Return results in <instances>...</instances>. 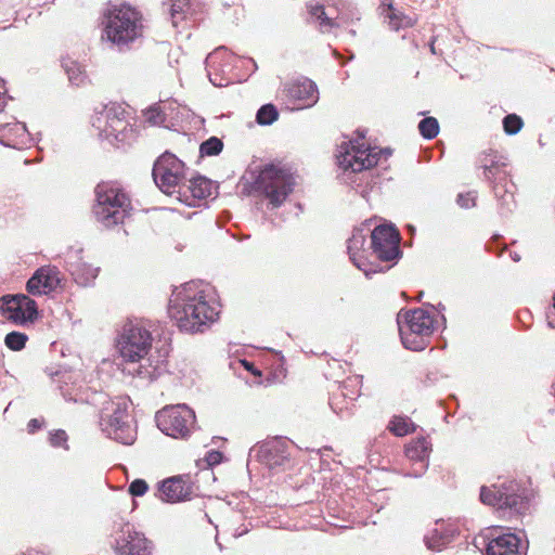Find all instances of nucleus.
<instances>
[{
  "label": "nucleus",
  "instance_id": "f257e3e1",
  "mask_svg": "<svg viewBox=\"0 0 555 555\" xmlns=\"http://www.w3.org/2000/svg\"><path fill=\"white\" fill-rule=\"evenodd\" d=\"M219 313L214 291L202 280H189L171 293L168 314L181 332L203 333L218 320Z\"/></svg>",
  "mask_w": 555,
  "mask_h": 555
},
{
  "label": "nucleus",
  "instance_id": "f03ea898",
  "mask_svg": "<svg viewBox=\"0 0 555 555\" xmlns=\"http://www.w3.org/2000/svg\"><path fill=\"white\" fill-rule=\"evenodd\" d=\"M152 343V333L142 322L129 321L122 326L116 343L117 350L126 362L139 363L133 369H126L129 374L153 380L166 372V353L145 358Z\"/></svg>",
  "mask_w": 555,
  "mask_h": 555
},
{
  "label": "nucleus",
  "instance_id": "7ed1b4c3",
  "mask_svg": "<svg viewBox=\"0 0 555 555\" xmlns=\"http://www.w3.org/2000/svg\"><path fill=\"white\" fill-rule=\"evenodd\" d=\"M101 430L111 439L129 446L135 441L137 431L132 418L128 412L129 399L117 397L108 398L106 395H99Z\"/></svg>",
  "mask_w": 555,
  "mask_h": 555
},
{
  "label": "nucleus",
  "instance_id": "20e7f679",
  "mask_svg": "<svg viewBox=\"0 0 555 555\" xmlns=\"http://www.w3.org/2000/svg\"><path fill=\"white\" fill-rule=\"evenodd\" d=\"M103 23L107 40L119 50L129 48L143 36L142 14L128 4L109 9Z\"/></svg>",
  "mask_w": 555,
  "mask_h": 555
},
{
  "label": "nucleus",
  "instance_id": "39448f33",
  "mask_svg": "<svg viewBox=\"0 0 555 555\" xmlns=\"http://www.w3.org/2000/svg\"><path fill=\"white\" fill-rule=\"evenodd\" d=\"M125 114V108L118 103L95 107L91 124L99 138L115 146L129 144L134 139V130Z\"/></svg>",
  "mask_w": 555,
  "mask_h": 555
},
{
  "label": "nucleus",
  "instance_id": "423d86ee",
  "mask_svg": "<svg viewBox=\"0 0 555 555\" xmlns=\"http://www.w3.org/2000/svg\"><path fill=\"white\" fill-rule=\"evenodd\" d=\"M401 341L406 349L420 351L426 348L434 333L435 320L423 308L401 310L397 314Z\"/></svg>",
  "mask_w": 555,
  "mask_h": 555
},
{
  "label": "nucleus",
  "instance_id": "0eeeda50",
  "mask_svg": "<svg viewBox=\"0 0 555 555\" xmlns=\"http://www.w3.org/2000/svg\"><path fill=\"white\" fill-rule=\"evenodd\" d=\"M95 205L93 214L98 222L111 228L124 222L131 210V203L126 193L107 183L99 184L95 189Z\"/></svg>",
  "mask_w": 555,
  "mask_h": 555
},
{
  "label": "nucleus",
  "instance_id": "6e6552de",
  "mask_svg": "<svg viewBox=\"0 0 555 555\" xmlns=\"http://www.w3.org/2000/svg\"><path fill=\"white\" fill-rule=\"evenodd\" d=\"M291 172L273 164L266 165L253 183V190L264 196L272 208L280 207L293 192Z\"/></svg>",
  "mask_w": 555,
  "mask_h": 555
},
{
  "label": "nucleus",
  "instance_id": "1a4fd4ad",
  "mask_svg": "<svg viewBox=\"0 0 555 555\" xmlns=\"http://www.w3.org/2000/svg\"><path fill=\"white\" fill-rule=\"evenodd\" d=\"M152 176L163 193L167 195L182 194L183 185L186 182L185 165L175 154L170 152L162 154L154 163Z\"/></svg>",
  "mask_w": 555,
  "mask_h": 555
},
{
  "label": "nucleus",
  "instance_id": "9d476101",
  "mask_svg": "<svg viewBox=\"0 0 555 555\" xmlns=\"http://www.w3.org/2000/svg\"><path fill=\"white\" fill-rule=\"evenodd\" d=\"M383 154L386 157L389 155L387 150L365 146L364 143L349 141L340 145L336 159L338 167L344 173L348 171L356 173L376 166Z\"/></svg>",
  "mask_w": 555,
  "mask_h": 555
},
{
  "label": "nucleus",
  "instance_id": "9b49d317",
  "mask_svg": "<svg viewBox=\"0 0 555 555\" xmlns=\"http://www.w3.org/2000/svg\"><path fill=\"white\" fill-rule=\"evenodd\" d=\"M157 427L175 439H186L195 427V413L185 404L166 406L156 413Z\"/></svg>",
  "mask_w": 555,
  "mask_h": 555
},
{
  "label": "nucleus",
  "instance_id": "f8f14e48",
  "mask_svg": "<svg viewBox=\"0 0 555 555\" xmlns=\"http://www.w3.org/2000/svg\"><path fill=\"white\" fill-rule=\"evenodd\" d=\"M399 244L400 234L392 225L382 224L371 231L372 256L378 261L375 264L384 267V272L401 257Z\"/></svg>",
  "mask_w": 555,
  "mask_h": 555
},
{
  "label": "nucleus",
  "instance_id": "ddd939ff",
  "mask_svg": "<svg viewBox=\"0 0 555 555\" xmlns=\"http://www.w3.org/2000/svg\"><path fill=\"white\" fill-rule=\"evenodd\" d=\"M517 485L511 482L508 486L498 488L493 486L481 487L480 501L483 504L495 506L499 509H509L516 514H520L526 509L527 503L524 498L516 493Z\"/></svg>",
  "mask_w": 555,
  "mask_h": 555
},
{
  "label": "nucleus",
  "instance_id": "4468645a",
  "mask_svg": "<svg viewBox=\"0 0 555 555\" xmlns=\"http://www.w3.org/2000/svg\"><path fill=\"white\" fill-rule=\"evenodd\" d=\"M0 314L16 325H23L33 322L38 310L36 302L24 294L5 295L0 298Z\"/></svg>",
  "mask_w": 555,
  "mask_h": 555
},
{
  "label": "nucleus",
  "instance_id": "2eb2a0df",
  "mask_svg": "<svg viewBox=\"0 0 555 555\" xmlns=\"http://www.w3.org/2000/svg\"><path fill=\"white\" fill-rule=\"evenodd\" d=\"M365 232H370V229L366 225L353 230L347 245L349 258L366 276L370 274L383 273L384 267L375 264L374 260H369L364 255L365 251L363 247L366 241Z\"/></svg>",
  "mask_w": 555,
  "mask_h": 555
},
{
  "label": "nucleus",
  "instance_id": "dca6fc26",
  "mask_svg": "<svg viewBox=\"0 0 555 555\" xmlns=\"http://www.w3.org/2000/svg\"><path fill=\"white\" fill-rule=\"evenodd\" d=\"M287 103L292 109H302L313 106L319 99L317 85L310 79L293 81L284 86Z\"/></svg>",
  "mask_w": 555,
  "mask_h": 555
},
{
  "label": "nucleus",
  "instance_id": "f3484780",
  "mask_svg": "<svg viewBox=\"0 0 555 555\" xmlns=\"http://www.w3.org/2000/svg\"><path fill=\"white\" fill-rule=\"evenodd\" d=\"M115 552L117 555H151L152 544L143 533L127 525L116 539Z\"/></svg>",
  "mask_w": 555,
  "mask_h": 555
},
{
  "label": "nucleus",
  "instance_id": "a211bd4d",
  "mask_svg": "<svg viewBox=\"0 0 555 555\" xmlns=\"http://www.w3.org/2000/svg\"><path fill=\"white\" fill-rule=\"evenodd\" d=\"M258 461L273 469L284 466L289 461L287 442L282 439H272L261 443L256 450Z\"/></svg>",
  "mask_w": 555,
  "mask_h": 555
},
{
  "label": "nucleus",
  "instance_id": "6ab92c4d",
  "mask_svg": "<svg viewBox=\"0 0 555 555\" xmlns=\"http://www.w3.org/2000/svg\"><path fill=\"white\" fill-rule=\"evenodd\" d=\"M231 55L224 47L217 48L214 52L209 53L206 57V69L214 86L222 87L229 83L228 79H224L219 74H224L227 68H230V64L225 63Z\"/></svg>",
  "mask_w": 555,
  "mask_h": 555
},
{
  "label": "nucleus",
  "instance_id": "aec40b11",
  "mask_svg": "<svg viewBox=\"0 0 555 555\" xmlns=\"http://www.w3.org/2000/svg\"><path fill=\"white\" fill-rule=\"evenodd\" d=\"M487 555H522L520 539L514 533H503L498 537L488 535Z\"/></svg>",
  "mask_w": 555,
  "mask_h": 555
},
{
  "label": "nucleus",
  "instance_id": "412c9836",
  "mask_svg": "<svg viewBox=\"0 0 555 555\" xmlns=\"http://www.w3.org/2000/svg\"><path fill=\"white\" fill-rule=\"evenodd\" d=\"M216 186L214 182L206 177L197 176L191 179H186L183 185L182 194L185 196L184 202L189 206H195L196 199H205L212 195Z\"/></svg>",
  "mask_w": 555,
  "mask_h": 555
},
{
  "label": "nucleus",
  "instance_id": "4be33fe9",
  "mask_svg": "<svg viewBox=\"0 0 555 555\" xmlns=\"http://www.w3.org/2000/svg\"><path fill=\"white\" fill-rule=\"evenodd\" d=\"M191 487L181 477L165 480L159 487V498L166 502H179L190 499Z\"/></svg>",
  "mask_w": 555,
  "mask_h": 555
},
{
  "label": "nucleus",
  "instance_id": "5701e85b",
  "mask_svg": "<svg viewBox=\"0 0 555 555\" xmlns=\"http://www.w3.org/2000/svg\"><path fill=\"white\" fill-rule=\"evenodd\" d=\"M28 131L20 121L0 125V143L12 149H21L26 143Z\"/></svg>",
  "mask_w": 555,
  "mask_h": 555
},
{
  "label": "nucleus",
  "instance_id": "b1692460",
  "mask_svg": "<svg viewBox=\"0 0 555 555\" xmlns=\"http://www.w3.org/2000/svg\"><path fill=\"white\" fill-rule=\"evenodd\" d=\"M430 451V443L426 438H418L416 440L411 441L405 447V454L411 461H415L421 463V469L415 470L413 474L415 477H420L423 472L427 468V463L425 461L428 459Z\"/></svg>",
  "mask_w": 555,
  "mask_h": 555
},
{
  "label": "nucleus",
  "instance_id": "393cba45",
  "mask_svg": "<svg viewBox=\"0 0 555 555\" xmlns=\"http://www.w3.org/2000/svg\"><path fill=\"white\" fill-rule=\"evenodd\" d=\"M62 280H27L26 288L35 296L53 297L63 288Z\"/></svg>",
  "mask_w": 555,
  "mask_h": 555
},
{
  "label": "nucleus",
  "instance_id": "a878e982",
  "mask_svg": "<svg viewBox=\"0 0 555 555\" xmlns=\"http://www.w3.org/2000/svg\"><path fill=\"white\" fill-rule=\"evenodd\" d=\"M308 11L311 18L319 24L321 31L326 33L335 27H339V24L335 18L327 16L323 5L319 3H309Z\"/></svg>",
  "mask_w": 555,
  "mask_h": 555
},
{
  "label": "nucleus",
  "instance_id": "bb28decb",
  "mask_svg": "<svg viewBox=\"0 0 555 555\" xmlns=\"http://www.w3.org/2000/svg\"><path fill=\"white\" fill-rule=\"evenodd\" d=\"M64 70L67 74L68 80L73 86H81L87 80V75L80 64L76 61L66 59L62 63Z\"/></svg>",
  "mask_w": 555,
  "mask_h": 555
},
{
  "label": "nucleus",
  "instance_id": "cd10ccee",
  "mask_svg": "<svg viewBox=\"0 0 555 555\" xmlns=\"http://www.w3.org/2000/svg\"><path fill=\"white\" fill-rule=\"evenodd\" d=\"M506 166V162L503 157L494 156L490 162L483 164V175L488 180H503L505 179V171L503 168Z\"/></svg>",
  "mask_w": 555,
  "mask_h": 555
},
{
  "label": "nucleus",
  "instance_id": "c85d7f7f",
  "mask_svg": "<svg viewBox=\"0 0 555 555\" xmlns=\"http://www.w3.org/2000/svg\"><path fill=\"white\" fill-rule=\"evenodd\" d=\"M389 9L391 12L388 17L391 29L399 30L400 28L412 27L415 24V16L405 15L402 12L395 10L391 5Z\"/></svg>",
  "mask_w": 555,
  "mask_h": 555
},
{
  "label": "nucleus",
  "instance_id": "c756f323",
  "mask_svg": "<svg viewBox=\"0 0 555 555\" xmlns=\"http://www.w3.org/2000/svg\"><path fill=\"white\" fill-rule=\"evenodd\" d=\"M418 130L424 139L431 140L439 133V122L435 117H425L418 122Z\"/></svg>",
  "mask_w": 555,
  "mask_h": 555
},
{
  "label": "nucleus",
  "instance_id": "7c9ffc66",
  "mask_svg": "<svg viewBox=\"0 0 555 555\" xmlns=\"http://www.w3.org/2000/svg\"><path fill=\"white\" fill-rule=\"evenodd\" d=\"M278 117L276 107L273 104H264L258 109L256 120L259 125L268 126L273 124Z\"/></svg>",
  "mask_w": 555,
  "mask_h": 555
},
{
  "label": "nucleus",
  "instance_id": "2f4dec72",
  "mask_svg": "<svg viewBox=\"0 0 555 555\" xmlns=\"http://www.w3.org/2000/svg\"><path fill=\"white\" fill-rule=\"evenodd\" d=\"M223 142L217 137H210L199 145L201 156H216L222 152Z\"/></svg>",
  "mask_w": 555,
  "mask_h": 555
},
{
  "label": "nucleus",
  "instance_id": "473e14b6",
  "mask_svg": "<svg viewBox=\"0 0 555 555\" xmlns=\"http://www.w3.org/2000/svg\"><path fill=\"white\" fill-rule=\"evenodd\" d=\"M389 429L396 436L402 437L413 431L414 425L406 417L395 416L389 424Z\"/></svg>",
  "mask_w": 555,
  "mask_h": 555
},
{
  "label": "nucleus",
  "instance_id": "72a5a7b5",
  "mask_svg": "<svg viewBox=\"0 0 555 555\" xmlns=\"http://www.w3.org/2000/svg\"><path fill=\"white\" fill-rule=\"evenodd\" d=\"M145 119L149 124L153 126L164 125L166 121V111L162 107L160 104H155L146 109L144 113Z\"/></svg>",
  "mask_w": 555,
  "mask_h": 555
},
{
  "label": "nucleus",
  "instance_id": "f704fd0d",
  "mask_svg": "<svg viewBox=\"0 0 555 555\" xmlns=\"http://www.w3.org/2000/svg\"><path fill=\"white\" fill-rule=\"evenodd\" d=\"M27 339L28 337L24 333L11 332L7 334L4 344L9 349L20 351L25 347Z\"/></svg>",
  "mask_w": 555,
  "mask_h": 555
},
{
  "label": "nucleus",
  "instance_id": "c9c22d12",
  "mask_svg": "<svg viewBox=\"0 0 555 555\" xmlns=\"http://www.w3.org/2000/svg\"><path fill=\"white\" fill-rule=\"evenodd\" d=\"M522 119L516 114H508L503 119V128L506 134L514 135L522 128Z\"/></svg>",
  "mask_w": 555,
  "mask_h": 555
},
{
  "label": "nucleus",
  "instance_id": "e433bc0d",
  "mask_svg": "<svg viewBox=\"0 0 555 555\" xmlns=\"http://www.w3.org/2000/svg\"><path fill=\"white\" fill-rule=\"evenodd\" d=\"M170 14L172 24L177 26L178 22L183 18L184 9L189 4V0H170Z\"/></svg>",
  "mask_w": 555,
  "mask_h": 555
},
{
  "label": "nucleus",
  "instance_id": "4c0bfd02",
  "mask_svg": "<svg viewBox=\"0 0 555 555\" xmlns=\"http://www.w3.org/2000/svg\"><path fill=\"white\" fill-rule=\"evenodd\" d=\"M60 271L54 266H42L38 268L30 278H59Z\"/></svg>",
  "mask_w": 555,
  "mask_h": 555
},
{
  "label": "nucleus",
  "instance_id": "58836bf2",
  "mask_svg": "<svg viewBox=\"0 0 555 555\" xmlns=\"http://www.w3.org/2000/svg\"><path fill=\"white\" fill-rule=\"evenodd\" d=\"M456 203L462 208L468 209L476 205V193L475 192H467V193H460L456 198Z\"/></svg>",
  "mask_w": 555,
  "mask_h": 555
},
{
  "label": "nucleus",
  "instance_id": "ea45409f",
  "mask_svg": "<svg viewBox=\"0 0 555 555\" xmlns=\"http://www.w3.org/2000/svg\"><path fill=\"white\" fill-rule=\"evenodd\" d=\"M147 489H149V486H147L146 481L143 479H135L129 486V492L134 496H141V495L145 494Z\"/></svg>",
  "mask_w": 555,
  "mask_h": 555
},
{
  "label": "nucleus",
  "instance_id": "a19ab883",
  "mask_svg": "<svg viewBox=\"0 0 555 555\" xmlns=\"http://www.w3.org/2000/svg\"><path fill=\"white\" fill-rule=\"evenodd\" d=\"M49 440L53 447H63L67 441V435L64 430H56L50 435Z\"/></svg>",
  "mask_w": 555,
  "mask_h": 555
},
{
  "label": "nucleus",
  "instance_id": "79ce46f5",
  "mask_svg": "<svg viewBox=\"0 0 555 555\" xmlns=\"http://www.w3.org/2000/svg\"><path fill=\"white\" fill-rule=\"evenodd\" d=\"M426 546L433 551H440L442 545V538L438 534L425 538Z\"/></svg>",
  "mask_w": 555,
  "mask_h": 555
},
{
  "label": "nucleus",
  "instance_id": "37998d69",
  "mask_svg": "<svg viewBox=\"0 0 555 555\" xmlns=\"http://www.w3.org/2000/svg\"><path fill=\"white\" fill-rule=\"evenodd\" d=\"M345 396H346V395H345V392H344V391H341V392H340V395H339V397H345ZM337 399H338V396H336V395H335V396L332 398V400H331V406H332V409H333V411H334L335 413H337V414H341V413H343L344 408H341V406H339V405H338Z\"/></svg>",
  "mask_w": 555,
  "mask_h": 555
},
{
  "label": "nucleus",
  "instance_id": "c03bdc74",
  "mask_svg": "<svg viewBox=\"0 0 555 555\" xmlns=\"http://www.w3.org/2000/svg\"><path fill=\"white\" fill-rule=\"evenodd\" d=\"M40 426L41 425H40L39 421L36 420V418H33V420H30L28 422V425H27L28 431L29 433H35L38 428H40Z\"/></svg>",
  "mask_w": 555,
  "mask_h": 555
},
{
  "label": "nucleus",
  "instance_id": "a18cd8bd",
  "mask_svg": "<svg viewBox=\"0 0 555 555\" xmlns=\"http://www.w3.org/2000/svg\"><path fill=\"white\" fill-rule=\"evenodd\" d=\"M175 102L167 101L165 102L162 107L165 108V111H172L173 109Z\"/></svg>",
  "mask_w": 555,
  "mask_h": 555
},
{
  "label": "nucleus",
  "instance_id": "49530a36",
  "mask_svg": "<svg viewBox=\"0 0 555 555\" xmlns=\"http://www.w3.org/2000/svg\"><path fill=\"white\" fill-rule=\"evenodd\" d=\"M100 273V268L91 269L87 274H89L91 278H96Z\"/></svg>",
  "mask_w": 555,
  "mask_h": 555
},
{
  "label": "nucleus",
  "instance_id": "de8ad7c7",
  "mask_svg": "<svg viewBox=\"0 0 555 555\" xmlns=\"http://www.w3.org/2000/svg\"><path fill=\"white\" fill-rule=\"evenodd\" d=\"M502 197L504 198V201L507 202L508 198H513V194L505 191V193L502 195Z\"/></svg>",
  "mask_w": 555,
  "mask_h": 555
},
{
  "label": "nucleus",
  "instance_id": "09e8293b",
  "mask_svg": "<svg viewBox=\"0 0 555 555\" xmlns=\"http://www.w3.org/2000/svg\"><path fill=\"white\" fill-rule=\"evenodd\" d=\"M493 190H494L495 195H496V196H499V195H500V186H499V184H498V183H495V184L493 185Z\"/></svg>",
  "mask_w": 555,
  "mask_h": 555
},
{
  "label": "nucleus",
  "instance_id": "8fccbe9b",
  "mask_svg": "<svg viewBox=\"0 0 555 555\" xmlns=\"http://www.w3.org/2000/svg\"><path fill=\"white\" fill-rule=\"evenodd\" d=\"M512 258H513V260H514V261H516V262L520 260V256H519L518 254H514V255L512 256Z\"/></svg>",
  "mask_w": 555,
  "mask_h": 555
},
{
  "label": "nucleus",
  "instance_id": "3c124183",
  "mask_svg": "<svg viewBox=\"0 0 555 555\" xmlns=\"http://www.w3.org/2000/svg\"><path fill=\"white\" fill-rule=\"evenodd\" d=\"M430 51H431V53H434V54L436 53L434 42H431V43H430Z\"/></svg>",
  "mask_w": 555,
  "mask_h": 555
},
{
  "label": "nucleus",
  "instance_id": "603ef678",
  "mask_svg": "<svg viewBox=\"0 0 555 555\" xmlns=\"http://www.w3.org/2000/svg\"><path fill=\"white\" fill-rule=\"evenodd\" d=\"M548 324H550V326L555 327V323H554V321L550 320V321H548Z\"/></svg>",
  "mask_w": 555,
  "mask_h": 555
},
{
  "label": "nucleus",
  "instance_id": "864d4df0",
  "mask_svg": "<svg viewBox=\"0 0 555 555\" xmlns=\"http://www.w3.org/2000/svg\"><path fill=\"white\" fill-rule=\"evenodd\" d=\"M350 34H351L352 36H354V35H356V31H354V30H350Z\"/></svg>",
  "mask_w": 555,
  "mask_h": 555
}]
</instances>
